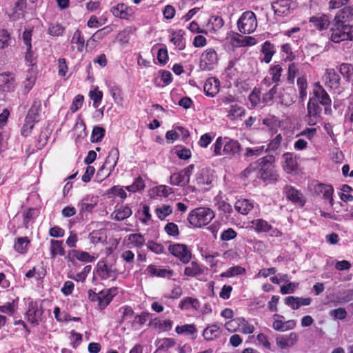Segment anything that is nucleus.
<instances>
[{
  "label": "nucleus",
  "instance_id": "nucleus-1",
  "mask_svg": "<svg viewBox=\"0 0 353 353\" xmlns=\"http://www.w3.org/2000/svg\"><path fill=\"white\" fill-rule=\"evenodd\" d=\"M313 93L314 96L307 104V123L310 125H314L320 117L322 110L318 103L325 106V112L331 104L329 95L319 83L315 84Z\"/></svg>",
  "mask_w": 353,
  "mask_h": 353
},
{
  "label": "nucleus",
  "instance_id": "nucleus-2",
  "mask_svg": "<svg viewBox=\"0 0 353 353\" xmlns=\"http://www.w3.org/2000/svg\"><path fill=\"white\" fill-rule=\"evenodd\" d=\"M214 217L212 210L209 208H199L192 210L189 216V223L196 227H201L208 224Z\"/></svg>",
  "mask_w": 353,
  "mask_h": 353
},
{
  "label": "nucleus",
  "instance_id": "nucleus-3",
  "mask_svg": "<svg viewBox=\"0 0 353 353\" xmlns=\"http://www.w3.org/2000/svg\"><path fill=\"white\" fill-rule=\"evenodd\" d=\"M335 27L331 29V39L334 43L343 41L353 40V27L349 25L335 23Z\"/></svg>",
  "mask_w": 353,
  "mask_h": 353
},
{
  "label": "nucleus",
  "instance_id": "nucleus-4",
  "mask_svg": "<svg viewBox=\"0 0 353 353\" xmlns=\"http://www.w3.org/2000/svg\"><path fill=\"white\" fill-rule=\"evenodd\" d=\"M274 161V158L272 156H267L261 160L259 173L260 177L263 181L276 179L277 174L273 165Z\"/></svg>",
  "mask_w": 353,
  "mask_h": 353
},
{
  "label": "nucleus",
  "instance_id": "nucleus-5",
  "mask_svg": "<svg viewBox=\"0 0 353 353\" xmlns=\"http://www.w3.org/2000/svg\"><path fill=\"white\" fill-rule=\"evenodd\" d=\"M239 30L243 33H250L253 32L256 26V18L254 12L247 11L244 12L238 21Z\"/></svg>",
  "mask_w": 353,
  "mask_h": 353
},
{
  "label": "nucleus",
  "instance_id": "nucleus-6",
  "mask_svg": "<svg viewBox=\"0 0 353 353\" xmlns=\"http://www.w3.org/2000/svg\"><path fill=\"white\" fill-rule=\"evenodd\" d=\"M193 169L194 165H190L179 172L174 173L170 178V184L181 187L186 185L189 183L190 174Z\"/></svg>",
  "mask_w": 353,
  "mask_h": 353
},
{
  "label": "nucleus",
  "instance_id": "nucleus-7",
  "mask_svg": "<svg viewBox=\"0 0 353 353\" xmlns=\"http://www.w3.org/2000/svg\"><path fill=\"white\" fill-rule=\"evenodd\" d=\"M168 250L170 253L179 258L184 263H188L192 258V254L188 250L185 245L174 244L170 245Z\"/></svg>",
  "mask_w": 353,
  "mask_h": 353
},
{
  "label": "nucleus",
  "instance_id": "nucleus-8",
  "mask_svg": "<svg viewBox=\"0 0 353 353\" xmlns=\"http://www.w3.org/2000/svg\"><path fill=\"white\" fill-rule=\"evenodd\" d=\"M26 316L28 321L33 325H37L43 321V310L38 307L36 303L31 302L29 304Z\"/></svg>",
  "mask_w": 353,
  "mask_h": 353
},
{
  "label": "nucleus",
  "instance_id": "nucleus-9",
  "mask_svg": "<svg viewBox=\"0 0 353 353\" xmlns=\"http://www.w3.org/2000/svg\"><path fill=\"white\" fill-rule=\"evenodd\" d=\"M217 61V55L212 49L206 50L201 56L200 67L203 70H209Z\"/></svg>",
  "mask_w": 353,
  "mask_h": 353
},
{
  "label": "nucleus",
  "instance_id": "nucleus-10",
  "mask_svg": "<svg viewBox=\"0 0 353 353\" xmlns=\"http://www.w3.org/2000/svg\"><path fill=\"white\" fill-rule=\"evenodd\" d=\"M298 340L299 335L296 332H291L288 335L277 336L276 343L281 349H288L294 346Z\"/></svg>",
  "mask_w": 353,
  "mask_h": 353
},
{
  "label": "nucleus",
  "instance_id": "nucleus-11",
  "mask_svg": "<svg viewBox=\"0 0 353 353\" xmlns=\"http://www.w3.org/2000/svg\"><path fill=\"white\" fill-rule=\"evenodd\" d=\"M314 193L322 196L324 199L328 200L330 204L332 205L333 188L332 186L325 184H317L314 188Z\"/></svg>",
  "mask_w": 353,
  "mask_h": 353
},
{
  "label": "nucleus",
  "instance_id": "nucleus-12",
  "mask_svg": "<svg viewBox=\"0 0 353 353\" xmlns=\"http://www.w3.org/2000/svg\"><path fill=\"white\" fill-rule=\"evenodd\" d=\"M323 80L327 86L333 88L339 86L340 78L334 69L328 68L325 70Z\"/></svg>",
  "mask_w": 353,
  "mask_h": 353
},
{
  "label": "nucleus",
  "instance_id": "nucleus-13",
  "mask_svg": "<svg viewBox=\"0 0 353 353\" xmlns=\"http://www.w3.org/2000/svg\"><path fill=\"white\" fill-rule=\"evenodd\" d=\"M15 78L10 74H0V88L4 91H12L14 88Z\"/></svg>",
  "mask_w": 353,
  "mask_h": 353
},
{
  "label": "nucleus",
  "instance_id": "nucleus-14",
  "mask_svg": "<svg viewBox=\"0 0 353 353\" xmlns=\"http://www.w3.org/2000/svg\"><path fill=\"white\" fill-rule=\"evenodd\" d=\"M146 272L151 276H157L163 278H170L174 274V272L171 270L161 268L154 265H149L146 269Z\"/></svg>",
  "mask_w": 353,
  "mask_h": 353
},
{
  "label": "nucleus",
  "instance_id": "nucleus-15",
  "mask_svg": "<svg viewBox=\"0 0 353 353\" xmlns=\"http://www.w3.org/2000/svg\"><path fill=\"white\" fill-rule=\"evenodd\" d=\"M228 117L230 120H236L245 114L244 108L237 103L231 104L227 108Z\"/></svg>",
  "mask_w": 353,
  "mask_h": 353
},
{
  "label": "nucleus",
  "instance_id": "nucleus-16",
  "mask_svg": "<svg viewBox=\"0 0 353 353\" xmlns=\"http://www.w3.org/2000/svg\"><path fill=\"white\" fill-rule=\"evenodd\" d=\"M353 16V9L350 7H345L339 10L334 18L335 23L343 24L350 20Z\"/></svg>",
  "mask_w": 353,
  "mask_h": 353
},
{
  "label": "nucleus",
  "instance_id": "nucleus-17",
  "mask_svg": "<svg viewBox=\"0 0 353 353\" xmlns=\"http://www.w3.org/2000/svg\"><path fill=\"white\" fill-rule=\"evenodd\" d=\"M204 90L207 95L214 97L219 92V82L215 78H209L204 85Z\"/></svg>",
  "mask_w": 353,
  "mask_h": 353
},
{
  "label": "nucleus",
  "instance_id": "nucleus-18",
  "mask_svg": "<svg viewBox=\"0 0 353 353\" xmlns=\"http://www.w3.org/2000/svg\"><path fill=\"white\" fill-rule=\"evenodd\" d=\"M310 21L319 30L327 29L330 25V21L325 14H318L312 17Z\"/></svg>",
  "mask_w": 353,
  "mask_h": 353
},
{
  "label": "nucleus",
  "instance_id": "nucleus-19",
  "mask_svg": "<svg viewBox=\"0 0 353 353\" xmlns=\"http://www.w3.org/2000/svg\"><path fill=\"white\" fill-rule=\"evenodd\" d=\"M130 11L131 10L124 4L118 5L112 9V12L115 17L123 19H130V17L132 15V13L130 12Z\"/></svg>",
  "mask_w": 353,
  "mask_h": 353
},
{
  "label": "nucleus",
  "instance_id": "nucleus-20",
  "mask_svg": "<svg viewBox=\"0 0 353 353\" xmlns=\"http://www.w3.org/2000/svg\"><path fill=\"white\" fill-rule=\"evenodd\" d=\"M290 0H276L272 3L274 12L279 14H287L289 12Z\"/></svg>",
  "mask_w": 353,
  "mask_h": 353
},
{
  "label": "nucleus",
  "instance_id": "nucleus-21",
  "mask_svg": "<svg viewBox=\"0 0 353 353\" xmlns=\"http://www.w3.org/2000/svg\"><path fill=\"white\" fill-rule=\"evenodd\" d=\"M150 325L157 330L168 331L171 329L172 322L170 320L161 321L159 319H154L150 322Z\"/></svg>",
  "mask_w": 353,
  "mask_h": 353
},
{
  "label": "nucleus",
  "instance_id": "nucleus-22",
  "mask_svg": "<svg viewBox=\"0 0 353 353\" xmlns=\"http://www.w3.org/2000/svg\"><path fill=\"white\" fill-rule=\"evenodd\" d=\"M235 209L242 214H247L253 208V203L248 199L239 200L235 203Z\"/></svg>",
  "mask_w": 353,
  "mask_h": 353
},
{
  "label": "nucleus",
  "instance_id": "nucleus-23",
  "mask_svg": "<svg viewBox=\"0 0 353 353\" xmlns=\"http://www.w3.org/2000/svg\"><path fill=\"white\" fill-rule=\"evenodd\" d=\"M284 164L283 168L288 173H292L297 168V163L295 159L292 157V155L289 153H286L283 155Z\"/></svg>",
  "mask_w": 353,
  "mask_h": 353
},
{
  "label": "nucleus",
  "instance_id": "nucleus-24",
  "mask_svg": "<svg viewBox=\"0 0 353 353\" xmlns=\"http://www.w3.org/2000/svg\"><path fill=\"white\" fill-rule=\"evenodd\" d=\"M233 41L236 43L239 46H253L256 43V40L250 36H243L236 34L233 37Z\"/></svg>",
  "mask_w": 353,
  "mask_h": 353
},
{
  "label": "nucleus",
  "instance_id": "nucleus-25",
  "mask_svg": "<svg viewBox=\"0 0 353 353\" xmlns=\"http://www.w3.org/2000/svg\"><path fill=\"white\" fill-rule=\"evenodd\" d=\"M172 213V208L170 205L161 204L158 205L155 209L157 216L161 219H165L168 215Z\"/></svg>",
  "mask_w": 353,
  "mask_h": 353
},
{
  "label": "nucleus",
  "instance_id": "nucleus-26",
  "mask_svg": "<svg viewBox=\"0 0 353 353\" xmlns=\"http://www.w3.org/2000/svg\"><path fill=\"white\" fill-rule=\"evenodd\" d=\"M240 145L237 141H228L223 145L224 154H234L239 151Z\"/></svg>",
  "mask_w": 353,
  "mask_h": 353
},
{
  "label": "nucleus",
  "instance_id": "nucleus-27",
  "mask_svg": "<svg viewBox=\"0 0 353 353\" xmlns=\"http://www.w3.org/2000/svg\"><path fill=\"white\" fill-rule=\"evenodd\" d=\"M98 273L103 279H114L116 274L114 270L108 267L106 264L100 265L98 268Z\"/></svg>",
  "mask_w": 353,
  "mask_h": 353
},
{
  "label": "nucleus",
  "instance_id": "nucleus-28",
  "mask_svg": "<svg viewBox=\"0 0 353 353\" xmlns=\"http://www.w3.org/2000/svg\"><path fill=\"white\" fill-rule=\"evenodd\" d=\"M133 32V30L130 27H128L119 32L117 36V40L120 44L124 45L128 43L130 36Z\"/></svg>",
  "mask_w": 353,
  "mask_h": 353
},
{
  "label": "nucleus",
  "instance_id": "nucleus-29",
  "mask_svg": "<svg viewBox=\"0 0 353 353\" xmlns=\"http://www.w3.org/2000/svg\"><path fill=\"white\" fill-rule=\"evenodd\" d=\"M150 194H156L157 196L167 197L169 194L173 193L171 188L166 185H159L152 188L150 191Z\"/></svg>",
  "mask_w": 353,
  "mask_h": 353
},
{
  "label": "nucleus",
  "instance_id": "nucleus-30",
  "mask_svg": "<svg viewBox=\"0 0 353 353\" xmlns=\"http://www.w3.org/2000/svg\"><path fill=\"white\" fill-rule=\"evenodd\" d=\"M30 241L27 237L18 238L14 243V249L19 253L24 254L27 252V248Z\"/></svg>",
  "mask_w": 353,
  "mask_h": 353
},
{
  "label": "nucleus",
  "instance_id": "nucleus-31",
  "mask_svg": "<svg viewBox=\"0 0 353 353\" xmlns=\"http://www.w3.org/2000/svg\"><path fill=\"white\" fill-rule=\"evenodd\" d=\"M41 101L35 100L28 111L26 118L35 121L41 110Z\"/></svg>",
  "mask_w": 353,
  "mask_h": 353
},
{
  "label": "nucleus",
  "instance_id": "nucleus-32",
  "mask_svg": "<svg viewBox=\"0 0 353 353\" xmlns=\"http://www.w3.org/2000/svg\"><path fill=\"white\" fill-rule=\"evenodd\" d=\"M132 214V210L128 207H123L112 214L113 219L117 221L123 220Z\"/></svg>",
  "mask_w": 353,
  "mask_h": 353
},
{
  "label": "nucleus",
  "instance_id": "nucleus-33",
  "mask_svg": "<svg viewBox=\"0 0 353 353\" xmlns=\"http://www.w3.org/2000/svg\"><path fill=\"white\" fill-rule=\"evenodd\" d=\"M262 52L264 54L263 61L269 63L274 53L273 46L268 41H266L262 48Z\"/></svg>",
  "mask_w": 353,
  "mask_h": 353
},
{
  "label": "nucleus",
  "instance_id": "nucleus-34",
  "mask_svg": "<svg viewBox=\"0 0 353 353\" xmlns=\"http://www.w3.org/2000/svg\"><path fill=\"white\" fill-rule=\"evenodd\" d=\"M252 227L257 232H268L271 229V226L267 221L263 219H256L251 222Z\"/></svg>",
  "mask_w": 353,
  "mask_h": 353
},
{
  "label": "nucleus",
  "instance_id": "nucleus-35",
  "mask_svg": "<svg viewBox=\"0 0 353 353\" xmlns=\"http://www.w3.org/2000/svg\"><path fill=\"white\" fill-rule=\"evenodd\" d=\"M110 92L116 103L119 104L123 101L122 90L119 86L113 85L110 87Z\"/></svg>",
  "mask_w": 353,
  "mask_h": 353
},
{
  "label": "nucleus",
  "instance_id": "nucleus-36",
  "mask_svg": "<svg viewBox=\"0 0 353 353\" xmlns=\"http://www.w3.org/2000/svg\"><path fill=\"white\" fill-rule=\"evenodd\" d=\"M219 327L216 325H210L203 331V335L205 339L212 340L219 335Z\"/></svg>",
  "mask_w": 353,
  "mask_h": 353
},
{
  "label": "nucleus",
  "instance_id": "nucleus-37",
  "mask_svg": "<svg viewBox=\"0 0 353 353\" xmlns=\"http://www.w3.org/2000/svg\"><path fill=\"white\" fill-rule=\"evenodd\" d=\"M112 31V29L109 27H105L103 29H101L97 31L92 37L88 40L86 46H89L91 42H97L99 39H101L103 36L110 33Z\"/></svg>",
  "mask_w": 353,
  "mask_h": 353
},
{
  "label": "nucleus",
  "instance_id": "nucleus-38",
  "mask_svg": "<svg viewBox=\"0 0 353 353\" xmlns=\"http://www.w3.org/2000/svg\"><path fill=\"white\" fill-rule=\"evenodd\" d=\"M202 270L196 262H192L190 266L185 269V274L189 276H195L202 273Z\"/></svg>",
  "mask_w": 353,
  "mask_h": 353
},
{
  "label": "nucleus",
  "instance_id": "nucleus-39",
  "mask_svg": "<svg viewBox=\"0 0 353 353\" xmlns=\"http://www.w3.org/2000/svg\"><path fill=\"white\" fill-rule=\"evenodd\" d=\"M245 272V269L241 266H235L229 268L226 272L221 274L223 277H232L237 275L243 274Z\"/></svg>",
  "mask_w": 353,
  "mask_h": 353
},
{
  "label": "nucleus",
  "instance_id": "nucleus-40",
  "mask_svg": "<svg viewBox=\"0 0 353 353\" xmlns=\"http://www.w3.org/2000/svg\"><path fill=\"white\" fill-rule=\"evenodd\" d=\"M145 183L142 178L138 177L135 179L132 185L127 186V190L131 192L141 191L145 188Z\"/></svg>",
  "mask_w": 353,
  "mask_h": 353
},
{
  "label": "nucleus",
  "instance_id": "nucleus-41",
  "mask_svg": "<svg viewBox=\"0 0 353 353\" xmlns=\"http://www.w3.org/2000/svg\"><path fill=\"white\" fill-rule=\"evenodd\" d=\"M72 43L76 44L77 50L82 52L84 47V39L81 37V32L77 30L74 32L72 38Z\"/></svg>",
  "mask_w": 353,
  "mask_h": 353
},
{
  "label": "nucleus",
  "instance_id": "nucleus-42",
  "mask_svg": "<svg viewBox=\"0 0 353 353\" xmlns=\"http://www.w3.org/2000/svg\"><path fill=\"white\" fill-rule=\"evenodd\" d=\"M71 254L74 257L81 261L90 262L94 259L93 256H90L88 252L83 251L72 250L71 252Z\"/></svg>",
  "mask_w": 353,
  "mask_h": 353
},
{
  "label": "nucleus",
  "instance_id": "nucleus-43",
  "mask_svg": "<svg viewBox=\"0 0 353 353\" xmlns=\"http://www.w3.org/2000/svg\"><path fill=\"white\" fill-rule=\"evenodd\" d=\"M51 253L53 256H55L57 254L63 255L65 252L62 247V242L59 241H51Z\"/></svg>",
  "mask_w": 353,
  "mask_h": 353
},
{
  "label": "nucleus",
  "instance_id": "nucleus-44",
  "mask_svg": "<svg viewBox=\"0 0 353 353\" xmlns=\"http://www.w3.org/2000/svg\"><path fill=\"white\" fill-rule=\"evenodd\" d=\"M288 198L295 203L303 205L301 194L294 188H290L287 192Z\"/></svg>",
  "mask_w": 353,
  "mask_h": 353
},
{
  "label": "nucleus",
  "instance_id": "nucleus-45",
  "mask_svg": "<svg viewBox=\"0 0 353 353\" xmlns=\"http://www.w3.org/2000/svg\"><path fill=\"white\" fill-rule=\"evenodd\" d=\"M91 203H88V198H85L81 200L80 203V205L82 210H91L97 204V197H92L90 199Z\"/></svg>",
  "mask_w": 353,
  "mask_h": 353
},
{
  "label": "nucleus",
  "instance_id": "nucleus-46",
  "mask_svg": "<svg viewBox=\"0 0 353 353\" xmlns=\"http://www.w3.org/2000/svg\"><path fill=\"white\" fill-rule=\"evenodd\" d=\"M90 270H91V266L87 265L83 268L82 272L77 274L76 276L69 274L68 277L70 279H72L77 281H84L88 274L90 272Z\"/></svg>",
  "mask_w": 353,
  "mask_h": 353
},
{
  "label": "nucleus",
  "instance_id": "nucleus-47",
  "mask_svg": "<svg viewBox=\"0 0 353 353\" xmlns=\"http://www.w3.org/2000/svg\"><path fill=\"white\" fill-rule=\"evenodd\" d=\"M263 123L268 126L270 130L274 132H276L277 128L280 126V122L274 117L263 119Z\"/></svg>",
  "mask_w": 353,
  "mask_h": 353
},
{
  "label": "nucleus",
  "instance_id": "nucleus-48",
  "mask_svg": "<svg viewBox=\"0 0 353 353\" xmlns=\"http://www.w3.org/2000/svg\"><path fill=\"white\" fill-rule=\"evenodd\" d=\"M35 121L26 118L25 123L21 129L22 135L28 137L32 132Z\"/></svg>",
  "mask_w": 353,
  "mask_h": 353
},
{
  "label": "nucleus",
  "instance_id": "nucleus-49",
  "mask_svg": "<svg viewBox=\"0 0 353 353\" xmlns=\"http://www.w3.org/2000/svg\"><path fill=\"white\" fill-rule=\"evenodd\" d=\"M188 305H191L192 307L197 309L199 307V301L197 299L187 297L181 302L180 307L181 309H186L188 308Z\"/></svg>",
  "mask_w": 353,
  "mask_h": 353
},
{
  "label": "nucleus",
  "instance_id": "nucleus-50",
  "mask_svg": "<svg viewBox=\"0 0 353 353\" xmlns=\"http://www.w3.org/2000/svg\"><path fill=\"white\" fill-rule=\"evenodd\" d=\"M176 332L178 334L185 333L187 334H192L196 332V328L193 325H184L181 326H176Z\"/></svg>",
  "mask_w": 353,
  "mask_h": 353
},
{
  "label": "nucleus",
  "instance_id": "nucleus-51",
  "mask_svg": "<svg viewBox=\"0 0 353 353\" xmlns=\"http://www.w3.org/2000/svg\"><path fill=\"white\" fill-rule=\"evenodd\" d=\"M64 28L58 23L51 24L48 28V33L52 36H60L63 34Z\"/></svg>",
  "mask_w": 353,
  "mask_h": 353
},
{
  "label": "nucleus",
  "instance_id": "nucleus-52",
  "mask_svg": "<svg viewBox=\"0 0 353 353\" xmlns=\"http://www.w3.org/2000/svg\"><path fill=\"white\" fill-rule=\"evenodd\" d=\"M129 241L135 246L140 247L145 243V239L139 234H132L129 236Z\"/></svg>",
  "mask_w": 353,
  "mask_h": 353
},
{
  "label": "nucleus",
  "instance_id": "nucleus-53",
  "mask_svg": "<svg viewBox=\"0 0 353 353\" xmlns=\"http://www.w3.org/2000/svg\"><path fill=\"white\" fill-rule=\"evenodd\" d=\"M10 41V34L5 30H0V49H3L8 46Z\"/></svg>",
  "mask_w": 353,
  "mask_h": 353
},
{
  "label": "nucleus",
  "instance_id": "nucleus-54",
  "mask_svg": "<svg viewBox=\"0 0 353 353\" xmlns=\"http://www.w3.org/2000/svg\"><path fill=\"white\" fill-rule=\"evenodd\" d=\"M330 314L335 319H344L347 316V312L344 308H337L330 312Z\"/></svg>",
  "mask_w": 353,
  "mask_h": 353
},
{
  "label": "nucleus",
  "instance_id": "nucleus-55",
  "mask_svg": "<svg viewBox=\"0 0 353 353\" xmlns=\"http://www.w3.org/2000/svg\"><path fill=\"white\" fill-rule=\"evenodd\" d=\"M104 133L105 130L103 128L100 127H94L92 134L93 141H99L104 136Z\"/></svg>",
  "mask_w": 353,
  "mask_h": 353
},
{
  "label": "nucleus",
  "instance_id": "nucleus-56",
  "mask_svg": "<svg viewBox=\"0 0 353 353\" xmlns=\"http://www.w3.org/2000/svg\"><path fill=\"white\" fill-rule=\"evenodd\" d=\"M112 296L109 294V291L101 292L98 295V299L100 301V304L103 306H106L111 301Z\"/></svg>",
  "mask_w": 353,
  "mask_h": 353
},
{
  "label": "nucleus",
  "instance_id": "nucleus-57",
  "mask_svg": "<svg viewBox=\"0 0 353 353\" xmlns=\"http://www.w3.org/2000/svg\"><path fill=\"white\" fill-rule=\"evenodd\" d=\"M83 97L81 95H77L71 105V110L72 112H75L77 110H78L83 104Z\"/></svg>",
  "mask_w": 353,
  "mask_h": 353
},
{
  "label": "nucleus",
  "instance_id": "nucleus-58",
  "mask_svg": "<svg viewBox=\"0 0 353 353\" xmlns=\"http://www.w3.org/2000/svg\"><path fill=\"white\" fill-rule=\"evenodd\" d=\"M224 145L223 141L221 137H219L215 143L214 148V153L216 156L223 155V150H221L222 146Z\"/></svg>",
  "mask_w": 353,
  "mask_h": 353
},
{
  "label": "nucleus",
  "instance_id": "nucleus-59",
  "mask_svg": "<svg viewBox=\"0 0 353 353\" xmlns=\"http://www.w3.org/2000/svg\"><path fill=\"white\" fill-rule=\"evenodd\" d=\"M90 97L93 100L94 103L96 104L101 101L103 98V92L99 91L97 88L94 90L90 91Z\"/></svg>",
  "mask_w": 353,
  "mask_h": 353
},
{
  "label": "nucleus",
  "instance_id": "nucleus-60",
  "mask_svg": "<svg viewBox=\"0 0 353 353\" xmlns=\"http://www.w3.org/2000/svg\"><path fill=\"white\" fill-rule=\"evenodd\" d=\"M165 232L170 235H177L179 234L178 226L174 223H169L165 227Z\"/></svg>",
  "mask_w": 353,
  "mask_h": 353
},
{
  "label": "nucleus",
  "instance_id": "nucleus-61",
  "mask_svg": "<svg viewBox=\"0 0 353 353\" xmlns=\"http://www.w3.org/2000/svg\"><path fill=\"white\" fill-rule=\"evenodd\" d=\"M282 141V136L281 134H277L270 143L269 148L275 150L279 148Z\"/></svg>",
  "mask_w": 353,
  "mask_h": 353
},
{
  "label": "nucleus",
  "instance_id": "nucleus-62",
  "mask_svg": "<svg viewBox=\"0 0 353 353\" xmlns=\"http://www.w3.org/2000/svg\"><path fill=\"white\" fill-rule=\"evenodd\" d=\"M171 41L179 49H183L185 47V43L183 41V37L181 34H173Z\"/></svg>",
  "mask_w": 353,
  "mask_h": 353
},
{
  "label": "nucleus",
  "instance_id": "nucleus-63",
  "mask_svg": "<svg viewBox=\"0 0 353 353\" xmlns=\"http://www.w3.org/2000/svg\"><path fill=\"white\" fill-rule=\"evenodd\" d=\"M147 246L151 251L156 254H161L163 252V248L160 244L154 242H148Z\"/></svg>",
  "mask_w": 353,
  "mask_h": 353
},
{
  "label": "nucleus",
  "instance_id": "nucleus-64",
  "mask_svg": "<svg viewBox=\"0 0 353 353\" xmlns=\"http://www.w3.org/2000/svg\"><path fill=\"white\" fill-rule=\"evenodd\" d=\"M281 68L280 65H277L271 68L270 73L272 76V80L274 81H278L281 77Z\"/></svg>",
  "mask_w": 353,
  "mask_h": 353
}]
</instances>
